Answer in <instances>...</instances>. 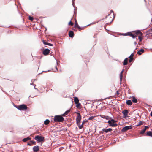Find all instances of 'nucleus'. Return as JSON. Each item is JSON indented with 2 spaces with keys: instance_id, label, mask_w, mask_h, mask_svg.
I'll list each match as a JSON object with an SVG mask.
<instances>
[{
  "instance_id": "34",
  "label": "nucleus",
  "mask_w": 152,
  "mask_h": 152,
  "mask_svg": "<svg viewBox=\"0 0 152 152\" xmlns=\"http://www.w3.org/2000/svg\"><path fill=\"white\" fill-rule=\"evenodd\" d=\"M134 54L133 53H132L131 54L130 56L129 57V58H133V56H134Z\"/></svg>"
},
{
  "instance_id": "8",
  "label": "nucleus",
  "mask_w": 152,
  "mask_h": 152,
  "mask_svg": "<svg viewBox=\"0 0 152 152\" xmlns=\"http://www.w3.org/2000/svg\"><path fill=\"white\" fill-rule=\"evenodd\" d=\"M108 123L109 124L110 126L111 127H116L118 126L117 124L111 121V120H109L108 121Z\"/></svg>"
},
{
  "instance_id": "12",
  "label": "nucleus",
  "mask_w": 152,
  "mask_h": 152,
  "mask_svg": "<svg viewBox=\"0 0 152 152\" xmlns=\"http://www.w3.org/2000/svg\"><path fill=\"white\" fill-rule=\"evenodd\" d=\"M102 131L105 132L106 133L108 132H109L111 131L112 130V129L111 128H109L107 129H102Z\"/></svg>"
},
{
  "instance_id": "20",
  "label": "nucleus",
  "mask_w": 152,
  "mask_h": 152,
  "mask_svg": "<svg viewBox=\"0 0 152 152\" xmlns=\"http://www.w3.org/2000/svg\"><path fill=\"white\" fill-rule=\"evenodd\" d=\"M126 104L128 105H131L132 104V103L131 100H127Z\"/></svg>"
},
{
  "instance_id": "40",
  "label": "nucleus",
  "mask_w": 152,
  "mask_h": 152,
  "mask_svg": "<svg viewBox=\"0 0 152 152\" xmlns=\"http://www.w3.org/2000/svg\"><path fill=\"white\" fill-rule=\"evenodd\" d=\"M61 116H62V117H63V116H65L66 115L65 114V113H64L62 115H61Z\"/></svg>"
},
{
  "instance_id": "4",
  "label": "nucleus",
  "mask_w": 152,
  "mask_h": 152,
  "mask_svg": "<svg viewBox=\"0 0 152 152\" xmlns=\"http://www.w3.org/2000/svg\"><path fill=\"white\" fill-rule=\"evenodd\" d=\"M34 139L38 142H43L44 141V137L38 135L36 136Z\"/></svg>"
},
{
  "instance_id": "14",
  "label": "nucleus",
  "mask_w": 152,
  "mask_h": 152,
  "mask_svg": "<svg viewBox=\"0 0 152 152\" xmlns=\"http://www.w3.org/2000/svg\"><path fill=\"white\" fill-rule=\"evenodd\" d=\"M74 33L73 31H70L69 32V36L71 38H73L74 37Z\"/></svg>"
},
{
  "instance_id": "21",
  "label": "nucleus",
  "mask_w": 152,
  "mask_h": 152,
  "mask_svg": "<svg viewBox=\"0 0 152 152\" xmlns=\"http://www.w3.org/2000/svg\"><path fill=\"white\" fill-rule=\"evenodd\" d=\"M146 135L152 137V132L151 131H148L146 133Z\"/></svg>"
},
{
  "instance_id": "35",
  "label": "nucleus",
  "mask_w": 152,
  "mask_h": 152,
  "mask_svg": "<svg viewBox=\"0 0 152 152\" xmlns=\"http://www.w3.org/2000/svg\"><path fill=\"white\" fill-rule=\"evenodd\" d=\"M120 91L118 90L116 91V95H118L119 94V92Z\"/></svg>"
},
{
  "instance_id": "19",
  "label": "nucleus",
  "mask_w": 152,
  "mask_h": 152,
  "mask_svg": "<svg viewBox=\"0 0 152 152\" xmlns=\"http://www.w3.org/2000/svg\"><path fill=\"white\" fill-rule=\"evenodd\" d=\"M132 101L133 103H136L137 102V100L135 97H132Z\"/></svg>"
},
{
  "instance_id": "22",
  "label": "nucleus",
  "mask_w": 152,
  "mask_h": 152,
  "mask_svg": "<svg viewBox=\"0 0 152 152\" xmlns=\"http://www.w3.org/2000/svg\"><path fill=\"white\" fill-rule=\"evenodd\" d=\"M76 107L79 108H81V105L80 103H78L77 104H76Z\"/></svg>"
},
{
  "instance_id": "13",
  "label": "nucleus",
  "mask_w": 152,
  "mask_h": 152,
  "mask_svg": "<svg viewBox=\"0 0 152 152\" xmlns=\"http://www.w3.org/2000/svg\"><path fill=\"white\" fill-rule=\"evenodd\" d=\"M144 126L145 128L141 130V131L140 132V134H142L144 133L145 132L147 129L148 128V126Z\"/></svg>"
},
{
  "instance_id": "25",
  "label": "nucleus",
  "mask_w": 152,
  "mask_h": 152,
  "mask_svg": "<svg viewBox=\"0 0 152 152\" xmlns=\"http://www.w3.org/2000/svg\"><path fill=\"white\" fill-rule=\"evenodd\" d=\"M35 142L34 141H30V142H29V145H31L32 144H35Z\"/></svg>"
},
{
  "instance_id": "5",
  "label": "nucleus",
  "mask_w": 152,
  "mask_h": 152,
  "mask_svg": "<svg viewBox=\"0 0 152 152\" xmlns=\"http://www.w3.org/2000/svg\"><path fill=\"white\" fill-rule=\"evenodd\" d=\"M75 113L77 115V116L76 119V123L77 124H78L80 122L81 119V117L80 114L79 113L75 112Z\"/></svg>"
},
{
  "instance_id": "43",
  "label": "nucleus",
  "mask_w": 152,
  "mask_h": 152,
  "mask_svg": "<svg viewBox=\"0 0 152 152\" xmlns=\"http://www.w3.org/2000/svg\"><path fill=\"white\" fill-rule=\"evenodd\" d=\"M111 13L112 12L113 13V10H111Z\"/></svg>"
},
{
  "instance_id": "28",
  "label": "nucleus",
  "mask_w": 152,
  "mask_h": 152,
  "mask_svg": "<svg viewBox=\"0 0 152 152\" xmlns=\"http://www.w3.org/2000/svg\"><path fill=\"white\" fill-rule=\"evenodd\" d=\"M34 19L33 17L29 16V20L32 21Z\"/></svg>"
},
{
  "instance_id": "23",
  "label": "nucleus",
  "mask_w": 152,
  "mask_h": 152,
  "mask_svg": "<svg viewBox=\"0 0 152 152\" xmlns=\"http://www.w3.org/2000/svg\"><path fill=\"white\" fill-rule=\"evenodd\" d=\"M50 122V121L49 120L46 119L44 121V123L45 125H48L49 123Z\"/></svg>"
},
{
  "instance_id": "36",
  "label": "nucleus",
  "mask_w": 152,
  "mask_h": 152,
  "mask_svg": "<svg viewBox=\"0 0 152 152\" xmlns=\"http://www.w3.org/2000/svg\"><path fill=\"white\" fill-rule=\"evenodd\" d=\"M46 45H49V46H53L52 44L50 43H47Z\"/></svg>"
},
{
  "instance_id": "39",
  "label": "nucleus",
  "mask_w": 152,
  "mask_h": 152,
  "mask_svg": "<svg viewBox=\"0 0 152 152\" xmlns=\"http://www.w3.org/2000/svg\"><path fill=\"white\" fill-rule=\"evenodd\" d=\"M111 121L113 122H114V123H115L117 122L116 121H115V120H114V119H112L111 120Z\"/></svg>"
},
{
  "instance_id": "16",
  "label": "nucleus",
  "mask_w": 152,
  "mask_h": 152,
  "mask_svg": "<svg viewBox=\"0 0 152 152\" xmlns=\"http://www.w3.org/2000/svg\"><path fill=\"white\" fill-rule=\"evenodd\" d=\"M74 101L75 103L77 104L79 102V100L76 97H74Z\"/></svg>"
},
{
  "instance_id": "31",
  "label": "nucleus",
  "mask_w": 152,
  "mask_h": 152,
  "mask_svg": "<svg viewBox=\"0 0 152 152\" xmlns=\"http://www.w3.org/2000/svg\"><path fill=\"white\" fill-rule=\"evenodd\" d=\"M88 122V121L86 119H85L84 120H83V121L82 124L83 126V125L84 123H85L86 122Z\"/></svg>"
},
{
  "instance_id": "44",
  "label": "nucleus",
  "mask_w": 152,
  "mask_h": 152,
  "mask_svg": "<svg viewBox=\"0 0 152 152\" xmlns=\"http://www.w3.org/2000/svg\"><path fill=\"white\" fill-rule=\"evenodd\" d=\"M112 20H113V19H112H112H111V20H110V22H111V21H112Z\"/></svg>"
},
{
  "instance_id": "32",
  "label": "nucleus",
  "mask_w": 152,
  "mask_h": 152,
  "mask_svg": "<svg viewBox=\"0 0 152 152\" xmlns=\"http://www.w3.org/2000/svg\"><path fill=\"white\" fill-rule=\"evenodd\" d=\"M70 112V110H68L66 111L65 113V114L67 115L68 113H69V112Z\"/></svg>"
},
{
  "instance_id": "42",
  "label": "nucleus",
  "mask_w": 152,
  "mask_h": 152,
  "mask_svg": "<svg viewBox=\"0 0 152 152\" xmlns=\"http://www.w3.org/2000/svg\"><path fill=\"white\" fill-rule=\"evenodd\" d=\"M150 115H151V117H152V112H151V113Z\"/></svg>"
},
{
  "instance_id": "37",
  "label": "nucleus",
  "mask_w": 152,
  "mask_h": 152,
  "mask_svg": "<svg viewBox=\"0 0 152 152\" xmlns=\"http://www.w3.org/2000/svg\"><path fill=\"white\" fill-rule=\"evenodd\" d=\"M129 58V62H131L133 60V58Z\"/></svg>"
},
{
  "instance_id": "15",
  "label": "nucleus",
  "mask_w": 152,
  "mask_h": 152,
  "mask_svg": "<svg viewBox=\"0 0 152 152\" xmlns=\"http://www.w3.org/2000/svg\"><path fill=\"white\" fill-rule=\"evenodd\" d=\"M128 60V58H126L124 61L123 62V65H126L127 64Z\"/></svg>"
},
{
  "instance_id": "24",
  "label": "nucleus",
  "mask_w": 152,
  "mask_h": 152,
  "mask_svg": "<svg viewBox=\"0 0 152 152\" xmlns=\"http://www.w3.org/2000/svg\"><path fill=\"white\" fill-rule=\"evenodd\" d=\"M77 125L78 126L80 129H81L83 128V125L82 124L81 125H80V122L78 124H77Z\"/></svg>"
},
{
  "instance_id": "2",
  "label": "nucleus",
  "mask_w": 152,
  "mask_h": 152,
  "mask_svg": "<svg viewBox=\"0 0 152 152\" xmlns=\"http://www.w3.org/2000/svg\"><path fill=\"white\" fill-rule=\"evenodd\" d=\"M64 118L61 115H56L54 116V121L55 122H63Z\"/></svg>"
},
{
  "instance_id": "11",
  "label": "nucleus",
  "mask_w": 152,
  "mask_h": 152,
  "mask_svg": "<svg viewBox=\"0 0 152 152\" xmlns=\"http://www.w3.org/2000/svg\"><path fill=\"white\" fill-rule=\"evenodd\" d=\"M39 146H36L33 147V149L34 152H37L39 150Z\"/></svg>"
},
{
  "instance_id": "17",
  "label": "nucleus",
  "mask_w": 152,
  "mask_h": 152,
  "mask_svg": "<svg viewBox=\"0 0 152 152\" xmlns=\"http://www.w3.org/2000/svg\"><path fill=\"white\" fill-rule=\"evenodd\" d=\"M123 72H124V70H123L120 73V80L121 82L122 80V77H123Z\"/></svg>"
},
{
  "instance_id": "38",
  "label": "nucleus",
  "mask_w": 152,
  "mask_h": 152,
  "mask_svg": "<svg viewBox=\"0 0 152 152\" xmlns=\"http://www.w3.org/2000/svg\"><path fill=\"white\" fill-rule=\"evenodd\" d=\"M94 118V117L91 116V117H90L89 118H88V120H92Z\"/></svg>"
},
{
  "instance_id": "18",
  "label": "nucleus",
  "mask_w": 152,
  "mask_h": 152,
  "mask_svg": "<svg viewBox=\"0 0 152 152\" xmlns=\"http://www.w3.org/2000/svg\"><path fill=\"white\" fill-rule=\"evenodd\" d=\"M144 50L143 49H141L140 50L137 52V54L140 55L144 52Z\"/></svg>"
},
{
  "instance_id": "46",
  "label": "nucleus",
  "mask_w": 152,
  "mask_h": 152,
  "mask_svg": "<svg viewBox=\"0 0 152 152\" xmlns=\"http://www.w3.org/2000/svg\"><path fill=\"white\" fill-rule=\"evenodd\" d=\"M27 144V145H28V143Z\"/></svg>"
},
{
  "instance_id": "6",
  "label": "nucleus",
  "mask_w": 152,
  "mask_h": 152,
  "mask_svg": "<svg viewBox=\"0 0 152 152\" xmlns=\"http://www.w3.org/2000/svg\"><path fill=\"white\" fill-rule=\"evenodd\" d=\"M75 28L77 27L79 31H80L81 30L83 29L84 28L83 27H80L79 26L77 23V21L76 19H75Z\"/></svg>"
},
{
  "instance_id": "10",
  "label": "nucleus",
  "mask_w": 152,
  "mask_h": 152,
  "mask_svg": "<svg viewBox=\"0 0 152 152\" xmlns=\"http://www.w3.org/2000/svg\"><path fill=\"white\" fill-rule=\"evenodd\" d=\"M50 52V50L48 49H45L42 52V53L44 55H48Z\"/></svg>"
},
{
  "instance_id": "41",
  "label": "nucleus",
  "mask_w": 152,
  "mask_h": 152,
  "mask_svg": "<svg viewBox=\"0 0 152 152\" xmlns=\"http://www.w3.org/2000/svg\"><path fill=\"white\" fill-rule=\"evenodd\" d=\"M43 43L44 44H45V45H46V43H47V42H45V41H44V40H43Z\"/></svg>"
},
{
  "instance_id": "30",
  "label": "nucleus",
  "mask_w": 152,
  "mask_h": 152,
  "mask_svg": "<svg viewBox=\"0 0 152 152\" xmlns=\"http://www.w3.org/2000/svg\"><path fill=\"white\" fill-rule=\"evenodd\" d=\"M103 118L106 119H108L109 118V117L108 116H104V117H102Z\"/></svg>"
},
{
  "instance_id": "45",
  "label": "nucleus",
  "mask_w": 152,
  "mask_h": 152,
  "mask_svg": "<svg viewBox=\"0 0 152 152\" xmlns=\"http://www.w3.org/2000/svg\"><path fill=\"white\" fill-rule=\"evenodd\" d=\"M134 44H135V45H136V42H135L134 43Z\"/></svg>"
},
{
  "instance_id": "26",
  "label": "nucleus",
  "mask_w": 152,
  "mask_h": 152,
  "mask_svg": "<svg viewBox=\"0 0 152 152\" xmlns=\"http://www.w3.org/2000/svg\"><path fill=\"white\" fill-rule=\"evenodd\" d=\"M139 35H140L138 36V39L140 41V42H141L142 40V38L141 37V36H142V35H140V34H139Z\"/></svg>"
},
{
  "instance_id": "7",
  "label": "nucleus",
  "mask_w": 152,
  "mask_h": 152,
  "mask_svg": "<svg viewBox=\"0 0 152 152\" xmlns=\"http://www.w3.org/2000/svg\"><path fill=\"white\" fill-rule=\"evenodd\" d=\"M132 128V126H126L123 127L122 129V131L123 132H126L127 131L130 129Z\"/></svg>"
},
{
  "instance_id": "1",
  "label": "nucleus",
  "mask_w": 152,
  "mask_h": 152,
  "mask_svg": "<svg viewBox=\"0 0 152 152\" xmlns=\"http://www.w3.org/2000/svg\"><path fill=\"white\" fill-rule=\"evenodd\" d=\"M139 34L142 35V34L140 31L137 30L132 32H127L126 33V35L129 36L132 38H134L136 37L137 35Z\"/></svg>"
},
{
  "instance_id": "29",
  "label": "nucleus",
  "mask_w": 152,
  "mask_h": 152,
  "mask_svg": "<svg viewBox=\"0 0 152 152\" xmlns=\"http://www.w3.org/2000/svg\"><path fill=\"white\" fill-rule=\"evenodd\" d=\"M68 25L69 26H73V23L70 21L68 23Z\"/></svg>"
},
{
  "instance_id": "9",
  "label": "nucleus",
  "mask_w": 152,
  "mask_h": 152,
  "mask_svg": "<svg viewBox=\"0 0 152 152\" xmlns=\"http://www.w3.org/2000/svg\"><path fill=\"white\" fill-rule=\"evenodd\" d=\"M123 114L124 115V118H126L128 117L129 116H128V111L127 110H125L122 111V112Z\"/></svg>"
},
{
  "instance_id": "27",
  "label": "nucleus",
  "mask_w": 152,
  "mask_h": 152,
  "mask_svg": "<svg viewBox=\"0 0 152 152\" xmlns=\"http://www.w3.org/2000/svg\"><path fill=\"white\" fill-rule=\"evenodd\" d=\"M28 140V137H27L26 138H25L23 140V142H25Z\"/></svg>"
},
{
  "instance_id": "33",
  "label": "nucleus",
  "mask_w": 152,
  "mask_h": 152,
  "mask_svg": "<svg viewBox=\"0 0 152 152\" xmlns=\"http://www.w3.org/2000/svg\"><path fill=\"white\" fill-rule=\"evenodd\" d=\"M142 124V121H140L139 122V124L137 126H140Z\"/></svg>"
},
{
  "instance_id": "3",
  "label": "nucleus",
  "mask_w": 152,
  "mask_h": 152,
  "mask_svg": "<svg viewBox=\"0 0 152 152\" xmlns=\"http://www.w3.org/2000/svg\"><path fill=\"white\" fill-rule=\"evenodd\" d=\"M16 107L20 110H25L27 109V106L24 104L16 106Z\"/></svg>"
}]
</instances>
